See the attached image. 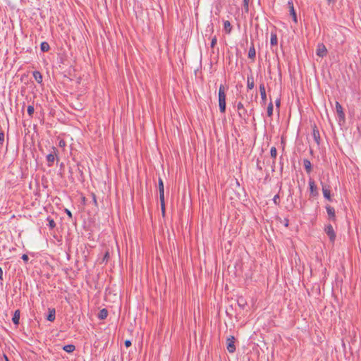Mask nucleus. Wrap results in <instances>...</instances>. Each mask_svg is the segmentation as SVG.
Masks as SVG:
<instances>
[{
	"label": "nucleus",
	"instance_id": "30",
	"mask_svg": "<svg viewBox=\"0 0 361 361\" xmlns=\"http://www.w3.org/2000/svg\"><path fill=\"white\" fill-rule=\"evenodd\" d=\"M5 138V134L4 132L2 130L1 128L0 127V145H3L4 141Z\"/></svg>",
	"mask_w": 361,
	"mask_h": 361
},
{
	"label": "nucleus",
	"instance_id": "44",
	"mask_svg": "<svg viewBox=\"0 0 361 361\" xmlns=\"http://www.w3.org/2000/svg\"><path fill=\"white\" fill-rule=\"evenodd\" d=\"M66 212L69 217H72V213L69 210L66 209Z\"/></svg>",
	"mask_w": 361,
	"mask_h": 361
},
{
	"label": "nucleus",
	"instance_id": "23",
	"mask_svg": "<svg viewBox=\"0 0 361 361\" xmlns=\"http://www.w3.org/2000/svg\"><path fill=\"white\" fill-rule=\"evenodd\" d=\"M255 83H254V79L252 76L247 77V87L248 90H252L254 88Z\"/></svg>",
	"mask_w": 361,
	"mask_h": 361
},
{
	"label": "nucleus",
	"instance_id": "39",
	"mask_svg": "<svg viewBox=\"0 0 361 361\" xmlns=\"http://www.w3.org/2000/svg\"><path fill=\"white\" fill-rule=\"evenodd\" d=\"M92 200L94 202V205H97L96 195L94 194H92Z\"/></svg>",
	"mask_w": 361,
	"mask_h": 361
},
{
	"label": "nucleus",
	"instance_id": "36",
	"mask_svg": "<svg viewBox=\"0 0 361 361\" xmlns=\"http://www.w3.org/2000/svg\"><path fill=\"white\" fill-rule=\"evenodd\" d=\"M109 257V252H106V253H105V255H104V257H103L102 261H103V262H105V261H106V262H107V261H108Z\"/></svg>",
	"mask_w": 361,
	"mask_h": 361
},
{
	"label": "nucleus",
	"instance_id": "10",
	"mask_svg": "<svg viewBox=\"0 0 361 361\" xmlns=\"http://www.w3.org/2000/svg\"><path fill=\"white\" fill-rule=\"evenodd\" d=\"M336 110L338 114V116L340 120L344 121L345 118V113L343 111V107L341 104L338 102H336Z\"/></svg>",
	"mask_w": 361,
	"mask_h": 361
},
{
	"label": "nucleus",
	"instance_id": "4",
	"mask_svg": "<svg viewBox=\"0 0 361 361\" xmlns=\"http://www.w3.org/2000/svg\"><path fill=\"white\" fill-rule=\"evenodd\" d=\"M324 232L328 235L331 243H334L336 238V233L331 224H326L324 227Z\"/></svg>",
	"mask_w": 361,
	"mask_h": 361
},
{
	"label": "nucleus",
	"instance_id": "5",
	"mask_svg": "<svg viewBox=\"0 0 361 361\" xmlns=\"http://www.w3.org/2000/svg\"><path fill=\"white\" fill-rule=\"evenodd\" d=\"M235 337L233 336H231L226 340V348L230 353H234L236 350L235 345Z\"/></svg>",
	"mask_w": 361,
	"mask_h": 361
},
{
	"label": "nucleus",
	"instance_id": "19",
	"mask_svg": "<svg viewBox=\"0 0 361 361\" xmlns=\"http://www.w3.org/2000/svg\"><path fill=\"white\" fill-rule=\"evenodd\" d=\"M255 56H256L255 48L253 43H252V46L249 49L248 57L250 59L254 60L255 59Z\"/></svg>",
	"mask_w": 361,
	"mask_h": 361
},
{
	"label": "nucleus",
	"instance_id": "14",
	"mask_svg": "<svg viewBox=\"0 0 361 361\" xmlns=\"http://www.w3.org/2000/svg\"><path fill=\"white\" fill-rule=\"evenodd\" d=\"M259 92H260V95H261L262 101L264 103H266V101H267V94H266V90H265V87H264V83H261L259 85Z\"/></svg>",
	"mask_w": 361,
	"mask_h": 361
},
{
	"label": "nucleus",
	"instance_id": "17",
	"mask_svg": "<svg viewBox=\"0 0 361 361\" xmlns=\"http://www.w3.org/2000/svg\"><path fill=\"white\" fill-rule=\"evenodd\" d=\"M20 312L19 310H16L13 314L12 322L15 325L19 324V320H20Z\"/></svg>",
	"mask_w": 361,
	"mask_h": 361
},
{
	"label": "nucleus",
	"instance_id": "3",
	"mask_svg": "<svg viewBox=\"0 0 361 361\" xmlns=\"http://www.w3.org/2000/svg\"><path fill=\"white\" fill-rule=\"evenodd\" d=\"M309 190H310V195L312 197H317L319 196V190L318 188L314 182V180L310 178L308 181Z\"/></svg>",
	"mask_w": 361,
	"mask_h": 361
},
{
	"label": "nucleus",
	"instance_id": "34",
	"mask_svg": "<svg viewBox=\"0 0 361 361\" xmlns=\"http://www.w3.org/2000/svg\"><path fill=\"white\" fill-rule=\"evenodd\" d=\"M22 259L25 262L27 263L29 260V257L28 256L26 255V254H23L21 257Z\"/></svg>",
	"mask_w": 361,
	"mask_h": 361
},
{
	"label": "nucleus",
	"instance_id": "41",
	"mask_svg": "<svg viewBox=\"0 0 361 361\" xmlns=\"http://www.w3.org/2000/svg\"><path fill=\"white\" fill-rule=\"evenodd\" d=\"M207 27L210 29V30H211V32H214V25H213V23H211L210 25H209Z\"/></svg>",
	"mask_w": 361,
	"mask_h": 361
},
{
	"label": "nucleus",
	"instance_id": "48",
	"mask_svg": "<svg viewBox=\"0 0 361 361\" xmlns=\"http://www.w3.org/2000/svg\"><path fill=\"white\" fill-rule=\"evenodd\" d=\"M288 220H286V222H285V226H288Z\"/></svg>",
	"mask_w": 361,
	"mask_h": 361
},
{
	"label": "nucleus",
	"instance_id": "27",
	"mask_svg": "<svg viewBox=\"0 0 361 361\" xmlns=\"http://www.w3.org/2000/svg\"><path fill=\"white\" fill-rule=\"evenodd\" d=\"M273 109H274V106H273V104L272 102H271L268 106H267V115L268 116H271L272 114H273Z\"/></svg>",
	"mask_w": 361,
	"mask_h": 361
},
{
	"label": "nucleus",
	"instance_id": "42",
	"mask_svg": "<svg viewBox=\"0 0 361 361\" xmlns=\"http://www.w3.org/2000/svg\"><path fill=\"white\" fill-rule=\"evenodd\" d=\"M275 166H276V161H275V160H274L273 162H272V164H271L272 171H275Z\"/></svg>",
	"mask_w": 361,
	"mask_h": 361
},
{
	"label": "nucleus",
	"instance_id": "20",
	"mask_svg": "<svg viewBox=\"0 0 361 361\" xmlns=\"http://www.w3.org/2000/svg\"><path fill=\"white\" fill-rule=\"evenodd\" d=\"M278 43L277 35L276 32L271 33L270 44L271 47L276 46Z\"/></svg>",
	"mask_w": 361,
	"mask_h": 361
},
{
	"label": "nucleus",
	"instance_id": "13",
	"mask_svg": "<svg viewBox=\"0 0 361 361\" xmlns=\"http://www.w3.org/2000/svg\"><path fill=\"white\" fill-rule=\"evenodd\" d=\"M237 109H238V116L240 118H244L247 114V111L244 108L243 104L240 102L237 104Z\"/></svg>",
	"mask_w": 361,
	"mask_h": 361
},
{
	"label": "nucleus",
	"instance_id": "43",
	"mask_svg": "<svg viewBox=\"0 0 361 361\" xmlns=\"http://www.w3.org/2000/svg\"><path fill=\"white\" fill-rule=\"evenodd\" d=\"M280 103H281V100H280V99H277L276 100V106L277 107H279V106H280Z\"/></svg>",
	"mask_w": 361,
	"mask_h": 361
},
{
	"label": "nucleus",
	"instance_id": "18",
	"mask_svg": "<svg viewBox=\"0 0 361 361\" xmlns=\"http://www.w3.org/2000/svg\"><path fill=\"white\" fill-rule=\"evenodd\" d=\"M32 75L35 78V80L39 83L41 84L42 82V75L41 73L38 71H35L32 73Z\"/></svg>",
	"mask_w": 361,
	"mask_h": 361
},
{
	"label": "nucleus",
	"instance_id": "47",
	"mask_svg": "<svg viewBox=\"0 0 361 361\" xmlns=\"http://www.w3.org/2000/svg\"><path fill=\"white\" fill-rule=\"evenodd\" d=\"M4 358H5L6 361H9L8 357L6 355H4Z\"/></svg>",
	"mask_w": 361,
	"mask_h": 361
},
{
	"label": "nucleus",
	"instance_id": "50",
	"mask_svg": "<svg viewBox=\"0 0 361 361\" xmlns=\"http://www.w3.org/2000/svg\"><path fill=\"white\" fill-rule=\"evenodd\" d=\"M281 171H282V170H283V163L281 161Z\"/></svg>",
	"mask_w": 361,
	"mask_h": 361
},
{
	"label": "nucleus",
	"instance_id": "16",
	"mask_svg": "<svg viewBox=\"0 0 361 361\" xmlns=\"http://www.w3.org/2000/svg\"><path fill=\"white\" fill-rule=\"evenodd\" d=\"M303 166L307 173H310L312 172V167L310 160L305 159L303 160Z\"/></svg>",
	"mask_w": 361,
	"mask_h": 361
},
{
	"label": "nucleus",
	"instance_id": "45",
	"mask_svg": "<svg viewBox=\"0 0 361 361\" xmlns=\"http://www.w3.org/2000/svg\"><path fill=\"white\" fill-rule=\"evenodd\" d=\"M328 3H334L336 0H327Z\"/></svg>",
	"mask_w": 361,
	"mask_h": 361
},
{
	"label": "nucleus",
	"instance_id": "35",
	"mask_svg": "<svg viewBox=\"0 0 361 361\" xmlns=\"http://www.w3.org/2000/svg\"><path fill=\"white\" fill-rule=\"evenodd\" d=\"M238 304L239 306H240L242 308L244 307L245 302L243 301V299L238 300Z\"/></svg>",
	"mask_w": 361,
	"mask_h": 361
},
{
	"label": "nucleus",
	"instance_id": "37",
	"mask_svg": "<svg viewBox=\"0 0 361 361\" xmlns=\"http://www.w3.org/2000/svg\"><path fill=\"white\" fill-rule=\"evenodd\" d=\"M257 168L258 170L262 171V166L261 165L260 161L259 160H257Z\"/></svg>",
	"mask_w": 361,
	"mask_h": 361
},
{
	"label": "nucleus",
	"instance_id": "7",
	"mask_svg": "<svg viewBox=\"0 0 361 361\" xmlns=\"http://www.w3.org/2000/svg\"><path fill=\"white\" fill-rule=\"evenodd\" d=\"M57 149L55 147H52V152L47 156V161L48 166H51L55 161V157L57 155Z\"/></svg>",
	"mask_w": 361,
	"mask_h": 361
},
{
	"label": "nucleus",
	"instance_id": "29",
	"mask_svg": "<svg viewBox=\"0 0 361 361\" xmlns=\"http://www.w3.org/2000/svg\"><path fill=\"white\" fill-rule=\"evenodd\" d=\"M27 114L28 115L30 116V117H32L33 116V114H34V111H35V109H34V106H32V105H30L27 106Z\"/></svg>",
	"mask_w": 361,
	"mask_h": 361
},
{
	"label": "nucleus",
	"instance_id": "1",
	"mask_svg": "<svg viewBox=\"0 0 361 361\" xmlns=\"http://www.w3.org/2000/svg\"><path fill=\"white\" fill-rule=\"evenodd\" d=\"M228 90V87L224 86V85H220L218 93V100H219V111L221 113H225L226 109V92Z\"/></svg>",
	"mask_w": 361,
	"mask_h": 361
},
{
	"label": "nucleus",
	"instance_id": "28",
	"mask_svg": "<svg viewBox=\"0 0 361 361\" xmlns=\"http://www.w3.org/2000/svg\"><path fill=\"white\" fill-rule=\"evenodd\" d=\"M270 155L271 157L275 159L277 156V149L275 147H272L270 149Z\"/></svg>",
	"mask_w": 361,
	"mask_h": 361
},
{
	"label": "nucleus",
	"instance_id": "31",
	"mask_svg": "<svg viewBox=\"0 0 361 361\" xmlns=\"http://www.w3.org/2000/svg\"><path fill=\"white\" fill-rule=\"evenodd\" d=\"M249 1L250 0H243V8L247 13L249 11Z\"/></svg>",
	"mask_w": 361,
	"mask_h": 361
},
{
	"label": "nucleus",
	"instance_id": "33",
	"mask_svg": "<svg viewBox=\"0 0 361 361\" xmlns=\"http://www.w3.org/2000/svg\"><path fill=\"white\" fill-rule=\"evenodd\" d=\"M217 43V38L216 36H214L212 39V42H211V47L212 48H214L215 47V45Z\"/></svg>",
	"mask_w": 361,
	"mask_h": 361
},
{
	"label": "nucleus",
	"instance_id": "6",
	"mask_svg": "<svg viewBox=\"0 0 361 361\" xmlns=\"http://www.w3.org/2000/svg\"><path fill=\"white\" fill-rule=\"evenodd\" d=\"M322 187V193L325 199L329 200V202L332 201L331 195V187L329 185L324 184L322 182L321 183Z\"/></svg>",
	"mask_w": 361,
	"mask_h": 361
},
{
	"label": "nucleus",
	"instance_id": "11",
	"mask_svg": "<svg viewBox=\"0 0 361 361\" xmlns=\"http://www.w3.org/2000/svg\"><path fill=\"white\" fill-rule=\"evenodd\" d=\"M312 136H313L314 140L315 141V142L317 143V145H319V144H320V140H321V138H320V134H319V129L317 128V127L316 126V125H314V126H313V129H312Z\"/></svg>",
	"mask_w": 361,
	"mask_h": 361
},
{
	"label": "nucleus",
	"instance_id": "40",
	"mask_svg": "<svg viewBox=\"0 0 361 361\" xmlns=\"http://www.w3.org/2000/svg\"><path fill=\"white\" fill-rule=\"evenodd\" d=\"M3 275H4L3 270H2L1 267H0V281L4 280Z\"/></svg>",
	"mask_w": 361,
	"mask_h": 361
},
{
	"label": "nucleus",
	"instance_id": "8",
	"mask_svg": "<svg viewBox=\"0 0 361 361\" xmlns=\"http://www.w3.org/2000/svg\"><path fill=\"white\" fill-rule=\"evenodd\" d=\"M325 209L326 210L329 219L335 222L336 221V212L333 207L329 204L326 205Z\"/></svg>",
	"mask_w": 361,
	"mask_h": 361
},
{
	"label": "nucleus",
	"instance_id": "49",
	"mask_svg": "<svg viewBox=\"0 0 361 361\" xmlns=\"http://www.w3.org/2000/svg\"><path fill=\"white\" fill-rule=\"evenodd\" d=\"M288 220H286V222H285V226H288Z\"/></svg>",
	"mask_w": 361,
	"mask_h": 361
},
{
	"label": "nucleus",
	"instance_id": "38",
	"mask_svg": "<svg viewBox=\"0 0 361 361\" xmlns=\"http://www.w3.org/2000/svg\"><path fill=\"white\" fill-rule=\"evenodd\" d=\"M124 343L126 348H129L132 344L130 340H126Z\"/></svg>",
	"mask_w": 361,
	"mask_h": 361
},
{
	"label": "nucleus",
	"instance_id": "21",
	"mask_svg": "<svg viewBox=\"0 0 361 361\" xmlns=\"http://www.w3.org/2000/svg\"><path fill=\"white\" fill-rule=\"evenodd\" d=\"M108 316V310L105 308L101 310L98 314V318L101 320L105 319Z\"/></svg>",
	"mask_w": 361,
	"mask_h": 361
},
{
	"label": "nucleus",
	"instance_id": "25",
	"mask_svg": "<svg viewBox=\"0 0 361 361\" xmlns=\"http://www.w3.org/2000/svg\"><path fill=\"white\" fill-rule=\"evenodd\" d=\"M40 49L43 52H47L50 49V46L47 42H43L40 44Z\"/></svg>",
	"mask_w": 361,
	"mask_h": 361
},
{
	"label": "nucleus",
	"instance_id": "32",
	"mask_svg": "<svg viewBox=\"0 0 361 361\" xmlns=\"http://www.w3.org/2000/svg\"><path fill=\"white\" fill-rule=\"evenodd\" d=\"M279 195L277 194L276 195L274 198H273V202L274 203L276 204V205H279V203H280V200H279Z\"/></svg>",
	"mask_w": 361,
	"mask_h": 361
},
{
	"label": "nucleus",
	"instance_id": "9",
	"mask_svg": "<svg viewBox=\"0 0 361 361\" xmlns=\"http://www.w3.org/2000/svg\"><path fill=\"white\" fill-rule=\"evenodd\" d=\"M288 7L290 10V15L292 16L293 20L295 23H298L297 15H296L295 11L294 9V5H293V2L292 0H290L288 1Z\"/></svg>",
	"mask_w": 361,
	"mask_h": 361
},
{
	"label": "nucleus",
	"instance_id": "46",
	"mask_svg": "<svg viewBox=\"0 0 361 361\" xmlns=\"http://www.w3.org/2000/svg\"><path fill=\"white\" fill-rule=\"evenodd\" d=\"M59 145L60 146L64 145V142L63 141H60Z\"/></svg>",
	"mask_w": 361,
	"mask_h": 361
},
{
	"label": "nucleus",
	"instance_id": "22",
	"mask_svg": "<svg viewBox=\"0 0 361 361\" xmlns=\"http://www.w3.org/2000/svg\"><path fill=\"white\" fill-rule=\"evenodd\" d=\"M224 29L227 34L231 32L232 26L228 20L224 21Z\"/></svg>",
	"mask_w": 361,
	"mask_h": 361
},
{
	"label": "nucleus",
	"instance_id": "2",
	"mask_svg": "<svg viewBox=\"0 0 361 361\" xmlns=\"http://www.w3.org/2000/svg\"><path fill=\"white\" fill-rule=\"evenodd\" d=\"M158 188H159V192L161 209L163 215H164V214H165L164 186V182L161 178H159Z\"/></svg>",
	"mask_w": 361,
	"mask_h": 361
},
{
	"label": "nucleus",
	"instance_id": "12",
	"mask_svg": "<svg viewBox=\"0 0 361 361\" xmlns=\"http://www.w3.org/2000/svg\"><path fill=\"white\" fill-rule=\"evenodd\" d=\"M327 54V49L326 47L323 44H319L317 49V55L320 57H324Z\"/></svg>",
	"mask_w": 361,
	"mask_h": 361
},
{
	"label": "nucleus",
	"instance_id": "26",
	"mask_svg": "<svg viewBox=\"0 0 361 361\" xmlns=\"http://www.w3.org/2000/svg\"><path fill=\"white\" fill-rule=\"evenodd\" d=\"M47 220L49 222L48 226L50 229H53L56 227V223L53 219L49 216L47 217Z\"/></svg>",
	"mask_w": 361,
	"mask_h": 361
},
{
	"label": "nucleus",
	"instance_id": "15",
	"mask_svg": "<svg viewBox=\"0 0 361 361\" xmlns=\"http://www.w3.org/2000/svg\"><path fill=\"white\" fill-rule=\"evenodd\" d=\"M56 318V310L54 308H49V314L47 319L49 322H54Z\"/></svg>",
	"mask_w": 361,
	"mask_h": 361
},
{
	"label": "nucleus",
	"instance_id": "24",
	"mask_svg": "<svg viewBox=\"0 0 361 361\" xmlns=\"http://www.w3.org/2000/svg\"><path fill=\"white\" fill-rule=\"evenodd\" d=\"M63 350L68 353H71L75 350V346L73 344L66 345L63 347Z\"/></svg>",
	"mask_w": 361,
	"mask_h": 361
}]
</instances>
